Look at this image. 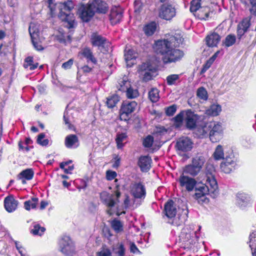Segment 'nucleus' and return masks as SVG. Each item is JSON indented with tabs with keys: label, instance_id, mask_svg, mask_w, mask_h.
Wrapping results in <instances>:
<instances>
[{
	"label": "nucleus",
	"instance_id": "7c9ffc66",
	"mask_svg": "<svg viewBox=\"0 0 256 256\" xmlns=\"http://www.w3.org/2000/svg\"><path fill=\"white\" fill-rule=\"evenodd\" d=\"M234 162L232 161L224 162L221 164L220 168L225 173H230L234 168Z\"/></svg>",
	"mask_w": 256,
	"mask_h": 256
},
{
	"label": "nucleus",
	"instance_id": "4c0bfd02",
	"mask_svg": "<svg viewBox=\"0 0 256 256\" xmlns=\"http://www.w3.org/2000/svg\"><path fill=\"white\" fill-rule=\"evenodd\" d=\"M119 100V96L116 94H113L107 98V106L110 108H112L116 106Z\"/></svg>",
	"mask_w": 256,
	"mask_h": 256
},
{
	"label": "nucleus",
	"instance_id": "2f4dec72",
	"mask_svg": "<svg viewBox=\"0 0 256 256\" xmlns=\"http://www.w3.org/2000/svg\"><path fill=\"white\" fill-rule=\"evenodd\" d=\"M38 199L36 198H32L30 200L24 202V207L27 210L31 208H35L38 204Z\"/></svg>",
	"mask_w": 256,
	"mask_h": 256
},
{
	"label": "nucleus",
	"instance_id": "f8f14e48",
	"mask_svg": "<svg viewBox=\"0 0 256 256\" xmlns=\"http://www.w3.org/2000/svg\"><path fill=\"white\" fill-rule=\"evenodd\" d=\"M130 192L136 198H144L146 193L144 186L140 182L132 183L130 186Z\"/></svg>",
	"mask_w": 256,
	"mask_h": 256
},
{
	"label": "nucleus",
	"instance_id": "423d86ee",
	"mask_svg": "<svg viewBox=\"0 0 256 256\" xmlns=\"http://www.w3.org/2000/svg\"><path fill=\"white\" fill-rule=\"evenodd\" d=\"M176 16V9L173 4H162L159 11V16L166 20H170Z\"/></svg>",
	"mask_w": 256,
	"mask_h": 256
},
{
	"label": "nucleus",
	"instance_id": "3c124183",
	"mask_svg": "<svg viewBox=\"0 0 256 256\" xmlns=\"http://www.w3.org/2000/svg\"><path fill=\"white\" fill-rule=\"evenodd\" d=\"M202 0H192L190 2V11L194 13V12L198 10L199 8L202 7L200 6V2Z\"/></svg>",
	"mask_w": 256,
	"mask_h": 256
},
{
	"label": "nucleus",
	"instance_id": "864d4df0",
	"mask_svg": "<svg viewBox=\"0 0 256 256\" xmlns=\"http://www.w3.org/2000/svg\"><path fill=\"white\" fill-rule=\"evenodd\" d=\"M179 78L178 74H171L167 76L166 81L168 85H172L175 84L176 82Z\"/></svg>",
	"mask_w": 256,
	"mask_h": 256
},
{
	"label": "nucleus",
	"instance_id": "c85d7f7f",
	"mask_svg": "<svg viewBox=\"0 0 256 256\" xmlns=\"http://www.w3.org/2000/svg\"><path fill=\"white\" fill-rule=\"evenodd\" d=\"M201 170L198 166H196L192 164L186 166L184 169V172L192 176H196Z\"/></svg>",
	"mask_w": 256,
	"mask_h": 256
},
{
	"label": "nucleus",
	"instance_id": "39448f33",
	"mask_svg": "<svg viewBox=\"0 0 256 256\" xmlns=\"http://www.w3.org/2000/svg\"><path fill=\"white\" fill-rule=\"evenodd\" d=\"M118 188V186H116V188ZM120 192L118 189L115 192V196L116 198L114 200L113 198L114 196L106 192H102L100 194V198L101 201L105 204L108 208H112L115 204L119 202L118 198L120 196Z\"/></svg>",
	"mask_w": 256,
	"mask_h": 256
},
{
	"label": "nucleus",
	"instance_id": "0eeeda50",
	"mask_svg": "<svg viewBox=\"0 0 256 256\" xmlns=\"http://www.w3.org/2000/svg\"><path fill=\"white\" fill-rule=\"evenodd\" d=\"M60 251L66 255H72L75 252L74 244L68 236H64L60 242Z\"/></svg>",
	"mask_w": 256,
	"mask_h": 256
},
{
	"label": "nucleus",
	"instance_id": "bb28decb",
	"mask_svg": "<svg viewBox=\"0 0 256 256\" xmlns=\"http://www.w3.org/2000/svg\"><path fill=\"white\" fill-rule=\"evenodd\" d=\"M118 83L116 86L120 91L124 92L128 87L130 86V82L126 77L119 79Z\"/></svg>",
	"mask_w": 256,
	"mask_h": 256
},
{
	"label": "nucleus",
	"instance_id": "ea45409f",
	"mask_svg": "<svg viewBox=\"0 0 256 256\" xmlns=\"http://www.w3.org/2000/svg\"><path fill=\"white\" fill-rule=\"evenodd\" d=\"M124 92H126V97L128 98H134L139 95L138 90L136 89H134L130 86L128 87Z\"/></svg>",
	"mask_w": 256,
	"mask_h": 256
},
{
	"label": "nucleus",
	"instance_id": "6ab92c4d",
	"mask_svg": "<svg viewBox=\"0 0 256 256\" xmlns=\"http://www.w3.org/2000/svg\"><path fill=\"white\" fill-rule=\"evenodd\" d=\"M93 9L100 13L105 14L108 10V6L106 3L102 0H94L92 4Z\"/></svg>",
	"mask_w": 256,
	"mask_h": 256
},
{
	"label": "nucleus",
	"instance_id": "603ef678",
	"mask_svg": "<svg viewBox=\"0 0 256 256\" xmlns=\"http://www.w3.org/2000/svg\"><path fill=\"white\" fill-rule=\"evenodd\" d=\"M45 138V134L44 133L40 134L38 137L37 142L42 146H46L48 144V139H44Z\"/></svg>",
	"mask_w": 256,
	"mask_h": 256
},
{
	"label": "nucleus",
	"instance_id": "58836bf2",
	"mask_svg": "<svg viewBox=\"0 0 256 256\" xmlns=\"http://www.w3.org/2000/svg\"><path fill=\"white\" fill-rule=\"evenodd\" d=\"M156 28V24L154 22H152L146 25L144 28V30L147 36H152L155 32Z\"/></svg>",
	"mask_w": 256,
	"mask_h": 256
},
{
	"label": "nucleus",
	"instance_id": "b1692460",
	"mask_svg": "<svg viewBox=\"0 0 256 256\" xmlns=\"http://www.w3.org/2000/svg\"><path fill=\"white\" fill-rule=\"evenodd\" d=\"M90 40L93 46H103L106 42V40L96 32L92 34Z\"/></svg>",
	"mask_w": 256,
	"mask_h": 256
},
{
	"label": "nucleus",
	"instance_id": "473e14b6",
	"mask_svg": "<svg viewBox=\"0 0 256 256\" xmlns=\"http://www.w3.org/2000/svg\"><path fill=\"white\" fill-rule=\"evenodd\" d=\"M113 252L118 256H124L125 248L122 243H118L113 246Z\"/></svg>",
	"mask_w": 256,
	"mask_h": 256
},
{
	"label": "nucleus",
	"instance_id": "aec40b11",
	"mask_svg": "<svg viewBox=\"0 0 256 256\" xmlns=\"http://www.w3.org/2000/svg\"><path fill=\"white\" fill-rule=\"evenodd\" d=\"M152 160L148 156H140L138 160V165L142 171L147 172L151 166Z\"/></svg>",
	"mask_w": 256,
	"mask_h": 256
},
{
	"label": "nucleus",
	"instance_id": "de8ad7c7",
	"mask_svg": "<svg viewBox=\"0 0 256 256\" xmlns=\"http://www.w3.org/2000/svg\"><path fill=\"white\" fill-rule=\"evenodd\" d=\"M250 17H248L242 20L238 25V28H241L244 30H247L250 26Z\"/></svg>",
	"mask_w": 256,
	"mask_h": 256
},
{
	"label": "nucleus",
	"instance_id": "69168bd1",
	"mask_svg": "<svg viewBox=\"0 0 256 256\" xmlns=\"http://www.w3.org/2000/svg\"><path fill=\"white\" fill-rule=\"evenodd\" d=\"M130 252L134 254H136L139 252L138 249L134 243H131L130 245Z\"/></svg>",
	"mask_w": 256,
	"mask_h": 256
},
{
	"label": "nucleus",
	"instance_id": "c9c22d12",
	"mask_svg": "<svg viewBox=\"0 0 256 256\" xmlns=\"http://www.w3.org/2000/svg\"><path fill=\"white\" fill-rule=\"evenodd\" d=\"M82 54L87 58L88 61H90L95 64L96 62V59L94 57L92 52L89 48H86L82 51Z\"/></svg>",
	"mask_w": 256,
	"mask_h": 256
},
{
	"label": "nucleus",
	"instance_id": "f03ea898",
	"mask_svg": "<svg viewBox=\"0 0 256 256\" xmlns=\"http://www.w3.org/2000/svg\"><path fill=\"white\" fill-rule=\"evenodd\" d=\"M74 8L72 2H67L64 4L63 8L60 12L58 16L64 22V26L68 28L74 27V15L70 13H66V12H70Z\"/></svg>",
	"mask_w": 256,
	"mask_h": 256
},
{
	"label": "nucleus",
	"instance_id": "412c9836",
	"mask_svg": "<svg viewBox=\"0 0 256 256\" xmlns=\"http://www.w3.org/2000/svg\"><path fill=\"white\" fill-rule=\"evenodd\" d=\"M164 212L168 218H172L176 216V208L172 200H170L165 204Z\"/></svg>",
	"mask_w": 256,
	"mask_h": 256
},
{
	"label": "nucleus",
	"instance_id": "4be33fe9",
	"mask_svg": "<svg viewBox=\"0 0 256 256\" xmlns=\"http://www.w3.org/2000/svg\"><path fill=\"white\" fill-rule=\"evenodd\" d=\"M64 144L66 148H71L79 146L78 137L76 134H70L66 137Z\"/></svg>",
	"mask_w": 256,
	"mask_h": 256
},
{
	"label": "nucleus",
	"instance_id": "0e129e2a",
	"mask_svg": "<svg viewBox=\"0 0 256 256\" xmlns=\"http://www.w3.org/2000/svg\"><path fill=\"white\" fill-rule=\"evenodd\" d=\"M106 178L108 180H112L114 179L116 176V173L115 172L112 170L106 171Z\"/></svg>",
	"mask_w": 256,
	"mask_h": 256
},
{
	"label": "nucleus",
	"instance_id": "bf43d9fd",
	"mask_svg": "<svg viewBox=\"0 0 256 256\" xmlns=\"http://www.w3.org/2000/svg\"><path fill=\"white\" fill-rule=\"evenodd\" d=\"M186 118V112H182L175 116L174 120L176 122H178V125H179L182 122L184 118Z\"/></svg>",
	"mask_w": 256,
	"mask_h": 256
},
{
	"label": "nucleus",
	"instance_id": "2eb2a0df",
	"mask_svg": "<svg viewBox=\"0 0 256 256\" xmlns=\"http://www.w3.org/2000/svg\"><path fill=\"white\" fill-rule=\"evenodd\" d=\"M179 182L180 186H184L188 191L192 190L196 184V182L194 178L184 176L179 178Z\"/></svg>",
	"mask_w": 256,
	"mask_h": 256
},
{
	"label": "nucleus",
	"instance_id": "ddd939ff",
	"mask_svg": "<svg viewBox=\"0 0 256 256\" xmlns=\"http://www.w3.org/2000/svg\"><path fill=\"white\" fill-rule=\"evenodd\" d=\"M138 71L142 72L144 75V80L148 81L150 80L155 72V69L152 68L148 63H144L141 65L138 69Z\"/></svg>",
	"mask_w": 256,
	"mask_h": 256
},
{
	"label": "nucleus",
	"instance_id": "79ce46f5",
	"mask_svg": "<svg viewBox=\"0 0 256 256\" xmlns=\"http://www.w3.org/2000/svg\"><path fill=\"white\" fill-rule=\"evenodd\" d=\"M45 230L46 228L44 227L41 226L38 224H34L30 232L34 235L41 236Z\"/></svg>",
	"mask_w": 256,
	"mask_h": 256
},
{
	"label": "nucleus",
	"instance_id": "393cba45",
	"mask_svg": "<svg viewBox=\"0 0 256 256\" xmlns=\"http://www.w3.org/2000/svg\"><path fill=\"white\" fill-rule=\"evenodd\" d=\"M122 17V10L119 8H114L112 9L110 18L112 23L118 22Z\"/></svg>",
	"mask_w": 256,
	"mask_h": 256
},
{
	"label": "nucleus",
	"instance_id": "dca6fc26",
	"mask_svg": "<svg viewBox=\"0 0 256 256\" xmlns=\"http://www.w3.org/2000/svg\"><path fill=\"white\" fill-rule=\"evenodd\" d=\"M220 36L216 32H212L208 35L206 38V45L209 47H216L220 42Z\"/></svg>",
	"mask_w": 256,
	"mask_h": 256
},
{
	"label": "nucleus",
	"instance_id": "f3484780",
	"mask_svg": "<svg viewBox=\"0 0 256 256\" xmlns=\"http://www.w3.org/2000/svg\"><path fill=\"white\" fill-rule=\"evenodd\" d=\"M4 204L6 211L10 212L16 210L18 202L12 196H7L4 199Z\"/></svg>",
	"mask_w": 256,
	"mask_h": 256
},
{
	"label": "nucleus",
	"instance_id": "338daca9",
	"mask_svg": "<svg viewBox=\"0 0 256 256\" xmlns=\"http://www.w3.org/2000/svg\"><path fill=\"white\" fill-rule=\"evenodd\" d=\"M247 30H243L241 28H238V36L239 39L241 38L242 36L246 32Z\"/></svg>",
	"mask_w": 256,
	"mask_h": 256
},
{
	"label": "nucleus",
	"instance_id": "4d7b16f0",
	"mask_svg": "<svg viewBox=\"0 0 256 256\" xmlns=\"http://www.w3.org/2000/svg\"><path fill=\"white\" fill-rule=\"evenodd\" d=\"M176 110V105H172L166 108V113L167 116H172L174 114Z\"/></svg>",
	"mask_w": 256,
	"mask_h": 256
},
{
	"label": "nucleus",
	"instance_id": "c03bdc74",
	"mask_svg": "<svg viewBox=\"0 0 256 256\" xmlns=\"http://www.w3.org/2000/svg\"><path fill=\"white\" fill-rule=\"evenodd\" d=\"M196 96L199 98L204 100H207L208 98L207 91L204 87H200L198 89Z\"/></svg>",
	"mask_w": 256,
	"mask_h": 256
},
{
	"label": "nucleus",
	"instance_id": "a18cd8bd",
	"mask_svg": "<svg viewBox=\"0 0 256 256\" xmlns=\"http://www.w3.org/2000/svg\"><path fill=\"white\" fill-rule=\"evenodd\" d=\"M32 62V58L30 56L28 57L25 60V63L24 64V66L25 68H28L30 67V70H33L38 67V64L36 63V64H33Z\"/></svg>",
	"mask_w": 256,
	"mask_h": 256
},
{
	"label": "nucleus",
	"instance_id": "5fc2aeb1",
	"mask_svg": "<svg viewBox=\"0 0 256 256\" xmlns=\"http://www.w3.org/2000/svg\"><path fill=\"white\" fill-rule=\"evenodd\" d=\"M154 142V138L152 136L149 135L147 136L144 140L143 144L144 147L150 148L152 146Z\"/></svg>",
	"mask_w": 256,
	"mask_h": 256
},
{
	"label": "nucleus",
	"instance_id": "774afa93",
	"mask_svg": "<svg viewBox=\"0 0 256 256\" xmlns=\"http://www.w3.org/2000/svg\"><path fill=\"white\" fill-rule=\"evenodd\" d=\"M115 160H116L112 165V167L114 168H117L120 164V158L116 156L115 158Z\"/></svg>",
	"mask_w": 256,
	"mask_h": 256
},
{
	"label": "nucleus",
	"instance_id": "5701e85b",
	"mask_svg": "<svg viewBox=\"0 0 256 256\" xmlns=\"http://www.w3.org/2000/svg\"><path fill=\"white\" fill-rule=\"evenodd\" d=\"M212 13L210 8L208 6H202L193 14L195 16L200 20H206Z\"/></svg>",
	"mask_w": 256,
	"mask_h": 256
},
{
	"label": "nucleus",
	"instance_id": "9d476101",
	"mask_svg": "<svg viewBox=\"0 0 256 256\" xmlns=\"http://www.w3.org/2000/svg\"><path fill=\"white\" fill-rule=\"evenodd\" d=\"M78 14L84 22H87L94 16V10L93 9L92 4H82L79 7Z\"/></svg>",
	"mask_w": 256,
	"mask_h": 256
},
{
	"label": "nucleus",
	"instance_id": "052dcab7",
	"mask_svg": "<svg viewBox=\"0 0 256 256\" xmlns=\"http://www.w3.org/2000/svg\"><path fill=\"white\" fill-rule=\"evenodd\" d=\"M214 62L210 59H208L206 63L203 66V68H202L200 74L204 73L211 66L212 64Z\"/></svg>",
	"mask_w": 256,
	"mask_h": 256
},
{
	"label": "nucleus",
	"instance_id": "20e7f679",
	"mask_svg": "<svg viewBox=\"0 0 256 256\" xmlns=\"http://www.w3.org/2000/svg\"><path fill=\"white\" fill-rule=\"evenodd\" d=\"M137 106V103L135 101L124 102L120 110V116L122 120H127L129 116L134 112Z\"/></svg>",
	"mask_w": 256,
	"mask_h": 256
},
{
	"label": "nucleus",
	"instance_id": "7ed1b4c3",
	"mask_svg": "<svg viewBox=\"0 0 256 256\" xmlns=\"http://www.w3.org/2000/svg\"><path fill=\"white\" fill-rule=\"evenodd\" d=\"M204 134L209 132L210 138L212 142H216L221 138L222 126L218 122H211L207 123L202 128Z\"/></svg>",
	"mask_w": 256,
	"mask_h": 256
},
{
	"label": "nucleus",
	"instance_id": "6e6552de",
	"mask_svg": "<svg viewBox=\"0 0 256 256\" xmlns=\"http://www.w3.org/2000/svg\"><path fill=\"white\" fill-rule=\"evenodd\" d=\"M193 142L192 140L188 137H182L180 138L176 144V150L179 154L182 152L190 151L193 148Z\"/></svg>",
	"mask_w": 256,
	"mask_h": 256
},
{
	"label": "nucleus",
	"instance_id": "a878e982",
	"mask_svg": "<svg viewBox=\"0 0 256 256\" xmlns=\"http://www.w3.org/2000/svg\"><path fill=\"white\" fill-rule=\"evenodd\" d=\"M136 54L132 50L128 49L126 51L124 58L127 66H131L134 64Z\"/></svg>",
	"mask_w": 256,
	"mask_h": 256
},
{
	"label": "nucleus",
	"instance_id": "a19ab883",
	"mask_svg": "<svg viewBox=\"0 0 256 256\" xmlns=\"http://www.w3.org/2000/svg\"><path fill=\"white\" fill-rule=\"evenodd\" d=\"M148 98L152 102H155L159 100V92L156 88H152L148 92Z\"/></svg>",
	"mask_w": 256,
	"mask_h": 256
},
{
	"label": "nucleus",
	"instance_id": "e2e57ef3",
	"mask_svg": "<svg viewBox=\"0 0 256 256\" xmlns=\"http://www.w3.org/2000/svg\"><path fill=\"white\" fill-rule=\"evenodd\" d=\"M250 3L252 4V6L250 8V13L251 14L256 16V2L250 0Z\"/></svg>",
	"mask_w": 256,
	"mask_h": 256
},
{
	"label": "nucleus",
	"instance_id": "9b49d317",
	"mask_svg": "<svg viewBox=\"0 0 256 256\" xmlns=\"http://www.w3.org/2000/svg\"><path fill=\"white\" fill-rule=\"evenodd\" d=\"M183 56L182 51L174 48L172 46L166 56H162V60L165 64L170 63L180 60Z\"/></svg>",
	"mask_w": 256,
	"mask_h": 256
},
{
	"label": "nucleus",
	"instance_id": "680f3d73",
	"mask_svg": "<svg viewBox=\"0 0 256 256\" xmlns=\"http://www.w3.org/2000/svg\"><path fill=\"white\" fill-rule=\"evenodd\" d=\"M74 64V60L72 58L62 64V67L64 70H68L71 68Z\"/></svg>",
	"mask_w": 256,
	"mask_h": 256
},
{
	"label": "nucleus",
	"instance_id": "4468645a",
	"mask_svg": "<svg viewBox=\"0 0 256 256\" xmlns=\"http://www.w3.org/2000/svg\"><path fill=\"white\" fill-rule=\"evenodd\" d=\"M198 116L190 110L186 112V122L187 128H192L195 127Z\"/></svg>",
	"mask_w": 256,
	"mask_h": 256
},
{
	"label": "nucleus",
	"instance_id": "f704fd0d",
	"mask_svg": "<svg viewBox=\"0 0 256 256\" xmlns=\"http://www.w3.org/2000/svg\"><path fill=\"white\" fill-rule=\"evenodd\" d=\"M34 176V172L31 169H26L22 170L18 175L19 179L24 178L26 180H30Z\"/></svg>",
	"mask_w": 256,
	"mask_h": 256
},
{
	"label": "nucleus",
	"instance_id": "1a4fd4ad",
	"mask_svg": "<svg viewBox=\"0 0 256 256\" xmlns=\"http://www.w3.org/2000/svg\"><path fill=\"white\" fill-rule=\"evenodd\" d=\"M172 47V42L168 40H162L156 42L154 48L158 54H160L164 56Z\"/></svg>",
	"mask_w": 256,
	"mask_h": 256
},
{
	"label": "nucleus",
	"instance_id": "09e8293b",
	"mask_svg": "<svg viewBox=\"0 0 256 256\" xmlns=\"http://www.w3.org/2000/svg\"><path fill=\"white\" fill-rule=\"evenodd\" d=\"M236 38L235 36L229 34L226 36L224 43L226 46L229 47L232 46L236 42Z\"/></svg>",
	"mask_w": 256,
	"mask_h": 256
},
{
	"label": "nucleus",
	"instance_id": "49530a36",
	"mask_svg": "<svg viewBox=\"0 0 256 256\" xmlns=\"http://www.w3.org/2000/svg\"><path fill=\"white\" fill-rule=\"evenodd\" d=\"M170 41L172 42V46H178L184 41V38L176 34V36L171 37Z\"/></svg>",
	"mask_w": 256,
	"mask_h": 256
},
{
	"label": "nucleus",
	"instance_id": "c756f323",
	"mask_svg": "<svg viewBox=\"0 0 256 256\" xmlns=\"http://www.w3.org/2000/svg\"><path fill=\"white\" fill-rule=\"evenodd\" d=\"M28 30L31 36V39L38 38L39 30L37 24L33 22L30 23L29 26Z\"/></svg>",
	"mask_w": 256,
	"mask_h": 256
},
{
	"label": "nucleus",
	"instance_id": "cd10ccee",
	"mask_svg": "<svg viewBox=\"0 0 256 256\" xmlns=\"http://www.w3.org/2000/svg\"><path fill=\"white\" fill-rule=\"evenodd\" d=\"M205 162V158L202 154H198L194 156L192 160V164L198 166L199 168H202Z\"/></svg>",
	"mask_w": 256,
	"mask_h": 256
},
{
	"label": "nucleus",
	"instance_id": "e433bc0d",
	"mask_svg": "<svg viewBox=\"0 0 256 256\" xmlns=\"http://www.w3.org/2000/svg\"><path fill=\"white\" fill-rule=\"evenodd\" d=\"M111 226L116 233L123 231V224L117 219H114L111 222Z\"/></svg>",
	"mask_w": 256,
	"mask_h": 256
},
{
	"label": "nucleus",
	"instance_id": "6e6d98bb",
	"mask_svg": "<svg viewBox=\"0 0 256 256\" xmlns=\"http://www.w3.org/2000/svg\"><path fill=\"white\" fill-rule=\"evenodd\" d=\"M32 42L34 48L37 50H42L44 48L41 45L40 42L38 40V38L32 39Z\"/></svg>",
	"mask_w": 256,
	"mask_h": 256
},
{
	"label": "nucleus",
	"instance_id": "a211bd4d",
	"mask_svg": "<svg viewBox=\"0 0 256 256\" xmlns=\"http://www.w3.org/2000/svg\"><path fill=\"white\" fill-rule=\"evenodd\" d=\"M250 196L243 192L238 193L237 195L236 202L241 208H244L250 204Z\"/></svg>",
	"mask_w": 256,
	"mask_h": 256
},
{
	"label": "nucleus",
	"instance_id": "8fccbe9b",
	"mask_svg": "<svg viewBox=\"0 0 256 256\" xmlns=\"http://www.w3.org/2000/svg\"><path fill=\"white\" fill-rule=\"evenodd\" d=\"M214 158L216 160H218L223 158L224 157V154L223 152L222 148L221 146H218L214 154Z\"/></svg>",
	"mask_w": 256,
	"mask_h": 256
},
{
	"label": "nucleus",
	"instance_id": "f257e3e1",
	"mask_svg": "<svg viewBox=\"0 0 256 256\" xmlns=\"http://www.w3.org/2000/svg\"><path fill=\"white\" fill-rule=\"evenodd\" d=\"M214 172L212 166H208L206 171L205 184L202 182L196 186L194 196L198 202L208 203V199L206 196V194H211L214 197L218 194V184L214 177Z\"/></svg>",
	"mask_w": 256,
	"mask_h": 256
},
{
	"label": "nucleus",
	"instance_id": "72a5a7b5",
	"mask_svg": "<svg viewBox=\"0 0 256 256\" xmlns=\"http://www.w3.org/2000/svg\"><path fill=\"white\" fill-rule=\"evenodd\" d=\"M222 110L221 106L219 104H212L206 110L207 114L212 116L218 115Z\"/></svg>",
	"mask_w": 256,
	"mask_h": 256
},
{
	"label": "nucleus",
	"instance_id": "37998d69",
	"mask_svg": "<svg viewBox=\"0 0 256 256\" xmlns=\"http://www.w3.org/2000/svg\"><path fill=\"white\" fill-rule=\"evenodd\" d=\"M126 135L124 133L118 134L116 138L117 147L121 148L124 146L123 142L126 139Z\"/></svg>",
	"mask_w": 256,
	"mask_h": 256
},
{
	"label": "nucleus",
	"instance_id": "13d9d810",
	"mask_svg": "<svg viewBox=\"0 0 256 256\" xmlns=\"http://www.w3.org/2000/svg\"><path fill=\"white\" fill-rule=\"evenodd\" d=\"M110 250L107 248H102L100 252H97V256H111Z\"/></svg>",
	"mask_w": 256,
	"mask_h": 256
}]
</instances>
